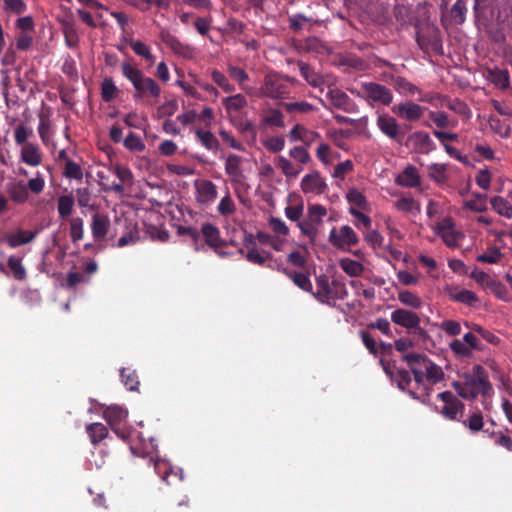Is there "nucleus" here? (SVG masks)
<instances>
[{"instance_id": "obj_38", "label": "nucleus", "mask_w": 512, "mask_h": 512, "mask_svg": "<svg viewBox=\"0 0 512 512\" xmlns=\"http://www.w3.org/2000/svg\"><path fill=\"white\" fill-rule=\"evenodd\" d=\"M227 71L229 76L239 83L242 90L246 91L247 93L252 91L251 88H247L244 85V83L249 79V75L244 69L230 64L227 67Z\"/></svg>"}, {"instance_id": "obj_62", "label": "nucleus", "mask_w": 512, "mask_h": 512, "mask_svg": "<svg viewBox=\"0 0 512 512\" xmlns=\"http://www.w3.org/2000/svg\"><path fill=\"white\" fill-rule=\"evenodd\" d=\"M284 108L289 113H310L314 110V106L307 101L289 102L283 104Z\"/></svg>"}, {"instance_id": "obj_40", "label": "nucleus", "mask_w": 512, "mask_h": 512, "mask_svg": "<svg viewBox=\"0 0 512 512\" xmlns=\"http://www.w3.org/2000/svg\"><path fill=\"white\" fill-rule=\"evenodd\" d=\"M277 166L286 177L290 178H296L303 170L302 166H295L290 160L283 156L278 157Z\"/></svg>"}, {"instance_id": "obj_13", "label": "nucleus", "mask_w": 512, "mask_h": 512, "mask_svg": "<svg viewBox=\"0 0 512 512\" xmlns=\"http://www.w3.org/2000/svg\"><path fill=\"white\" fill-rule=\"evenodd\" d=\"M391 321L420 335L424 334V330L420 327V317L412 311L396 309L391 313Z\"/></svg>"}, {"instance_id": "obj_20", "label": "nucleus", "mask_w": 512, "mask_h": 512, "mask_svg": "<svg viewBox=\"0 0 512 512\" xmlns=\"http://www.w3.org/2000/svg\"><path fill=\"white\" fill-rule=\"evenodd\" d=\"M437 234L441 237L446 246L452 248L456 247L458 241L463 238V234L454 229L453 223L450 220L445 221L438 227Z\"/></svg>"}, {"instance_id": "obj_46", "label": "nucleus", "mask_w": 512, "mask_h": 512, "mask_svg": "<svg viewBox=\"0 0 512 512\" xmlns=\"http://www.w3.org/2000/svg\"><path fill=\"white\" fill-rule=\"evenodd\" d=\"M130 47L134 51L135 54H137L138 56L144 58L150 64H154L155 57L151 53L150 47L148 45H146L144 42L139 41V40L131 41L130 42Z\"/></svg>"}, {"instance_id": "obj_11", "label": "nucleus", "mask_w": 512, "mask_h": 512, "mask_svg": "<svg viewBox=\"0 0 512 512\" xmlns=\"http://www.w3.org/2000/svg\"><path fill=\"white\" fill-rule=\"evenodd\" d=\"M127 416V410L120 406H110L104 410V418L110 428L122 439H125L128 436V433L122 428Z\"/></svg>"}, {"instance_id": "obj_8", "label": "nucleus", "mask_w": 512, "mask_h": 512, "mask_svg": "<svg viewBox=\"0 0 512 512\" xmlns=\"http://www.w3.org/2000/svg\"><path fill=\"white\" fill-rule=\"evenodd\" d=\"M329 242L337 249L348 250L359 243V237L350 226L343 225L339 229L332 228L329 233Z\"/></svg>"}, {"instance_id": "obj_39", "label": "nucleus", "mask_w": 512, "mask_h": 512, "mask_svg": "<svg viewBox=\"0 0 512 512\" xmlns=\"http://www.w3.org/2000/svg\"><path fill=\"white\" fill-rule=\"evenodd\" d=\"M492 208L501 216L508 219L512 218V204L500 196L491 199Z\"/></svg>"}, {"instance_id": "obj_24", "label": "nucleus", "mask_w": 512, "mask_h": 512, "mask_svg": "<svg viewBox=\"0 0 512 512\" xmlns=\"http://www.w3.org/2000/svg\"><path fill=\"white\" fill-rule=\"evenodd\" d=\"M396 183L403 187L416 188L420 186V175L416 167L408 165L396 178Z\"/></svg>"}, {"instance_id": "obj_28", "label": "nucleus", "mask_w": 512, "mask_h": 512, "mask_svg": "<svg viewBox=\"0 0 512 512\" xmlns=\"http://www.w3.org/2000/svg\"><path fill=\"white\" fill-rule=\"evenodd\" d=\"M7 191L15 203H24L29 196L27 185L22 181L8 184Z\"/></svg>"}, {"instance_id": "obj_52", "label": "nucleus", "mask_w": 512, "mask_h": 512, "mask_svg": "<svg viewBox=\"0 0 512 512\" xmlns=\"http://www.w3.org/2000/svg\"><path fill=\"white\" fill-rule=\"evenodd\" d=\"M84 222L80 217H75L70 220V237L72 241L78 242L84 237Z\"/></svg>"}, {"instance_id": "obj_32", "label": "nucleus", "mask_w": 512, "mask_h": 512, "mask_svg": "<svg viewBox=\"0 0 512 512\" xmlns=\"http://www.w3.org/2000/svg\"><path fill=\"white\" fill-rule=\"evenodd\" d=\"M86 432L94 445L105 439L109 433L107 427L102 423H92L87 425Z\"/></svg>"}, {"instance_id": "obj_34", "label": "nucleus", "mask_w": 512, "mask_h": 512, "mask_svg": "<svg viewBox=\"0 0 512 512\" xmlns=\"http://www.w3.org/2000/svg\"><path fill=\"white\" fill-rule=\"evenodd\" d=\"M340 268L349 276H360L364 271V266L356 260L343 258L339 262Z\"/></svg>"}, {"instance_id": "obj_27", "label": "nucleus", "mask_w": 512, "mask_h": 512, "mask_svg": "<svg viewBox=\"0 0 512 512\" xmlns=\"http://www.w3.org/2000/svg\"><path fill=\"white\" fill-rule=\"evenodd\" d=\"M449 297L454 302H459L470 307H475L479 303V297L473 291L466 289H450Z\"/></svg>"}, {"instance_id": "obj_49", "label": "nucleus", "mask_w": 512, "mask_h": 512, "mask_svg": "<svg viewBox=\"0 0 512 512\" xmlns=\"http://www.w3.org/2000/svg\"><path fill=\"white\" fill-rule=\"evenodd\" d=\"M452 387L455 389L457 394L465 400H473L478 397L475 392L465 381H453Z\"/></svg>"}, {"instance_id": "obj_43", "label": "nucleus", "mask_w": 512, "mask_h": 512, "mask_svg": "<svg viewBox=\"0 0 512 512\" xmlns=\"http://www.w3.org/2000/svg\"><path fill=\"white\" fill-rule=\"evenodd\" d=\"M124 147L132 152H143L146 148L145 143L141 137L134 132H129L123 140Z\"/></svg>"}, {"instance_id": "obj_31", "label": "nucleus", "mask_w": 512, "mask_h": 512, "mask_svg": "<svg viewBox=\"0 0 512 512\" xmlns=\"http://www.w3.org/2000/svg\"><path fill=\"white\" fill-rule=\"evenodd\" d=\"M119 93V89L115 85V82L112 78L106 77L100 87V94L102 97V100L106 103L111 102L114 100Z\"/></svg>"}, {"instance_id": "obj_54", "label": "nucleus", "mask_w": 512, "mask_h": 512, "mask_svg": "<svg viewBox=\"0 0 512 512\" xmlns=\"http://www.w3.org/2000/svg\"><path fill=\"white\" fill-rule=\"evenodd\" d=\"M449 347L451 351L457 356L461 358H470L473 353L470 350V347L464 342V340L454 339Z\"/></svg>"}, {"instance_id": "obj_29", "label": "nucleus", "mask_w": 512, "mask_h": 512, "mask_svg": "<svg viewBox=\"0 0 512 512\" xmlns=\"http://www.w3.org/2000/svg\"><path fill=\"white\" fill-rule=\"evenodd\" d=\"M195 135L200 144L207 150L217 151L219 149L220 143L211 131L198 128L195 131Z\"/></svg>"}, {"instance_id": "obj_48", "label": "nucleus", "mask_w": 512, "mask_h": 512, "mask_svg": "<svg viewBox=\"0 0 512 512\" xmlns=\"http://www.w3.org/2000/svg\"><path fill=\"white\" fill-rule=\"evenodd\" d=\"M161 40L170 47L175 53L182 54L184 49L186 48L179 39L172 35L169 31H161L160 33Z\"/></svg>"}, {"instance_id": "obj_26", "label": "nucleus", "mask_w": 512, "mask_h": 512, "mask_svg": "<svg viewBox=\"0 0 512 512\" xmlns=\"http://www.w3.org/2000/svg\"><path fill=\"white\" fill-rule=\"evenodd\" d=\"M201 234L205 239V243L211 248L217 249L224 245L219 229L211 223H204L202 225Z\"/></svg>"}, {"instance_id": "obj_57", "label": "nucleus", "mask_w": 512, "mask_h": 512, "mask_svg": "<svg viewBox=\"0 0 512 512\" xmlns=\"http://www.w3.org/2000/svg\"><path fill=\"white\" fill-rule=\"evenodd\" d=\"M63 175L68 179L81 180L83 178V171L78 163L72 160H67L65 163Z\"/></svg>"}, {"instance_id": "obj_37", "label": "nucleus", "mask_w": 512, "mask_h": 512, "mask_svg": "<svg viewBox=\"0 0 512 512\" xmlns=\"http://www.w3.org/2000/svg\"><path fill=\"white\" fill-rule=\"evenodd\" d=\"M223 105L227 112H238L247 106V100L242 94H235L223 99Z\"/></svg>"}, {"instance_id": "obj_59", "label": "nucleus", "mask_w": 512, "mask_h": 512, "mask_svg": "<svg viewBox=\"0 0 512 512\" xmlns=\"http://www.w3.org/2000/svg\"><path fill=\"white\" fill-rule=\"evenodd\" d=\"M490 437L494 439L495 445L506 449L508 452H512V437L504 434L501 431H492Z\"/></svg>"}, {"instance_id": "obj_23", "label": "nucleus", "mask_w": 512, "mask_h": 512, "mask_svg": "<svg viewBox=\"0 0 512 512\" xmlns=\"http://www.w3.org/2000/svg\"><path fill=\"white\" fill-rule=\"evenodd\" d=\"M21 161L25 164L36 167L42 162V154L38 145L26 143L21 149Z\"/></svg>"}, {"instance_id": "obj_64", "label": "nucleus", "mask_w": 512, "mask_h": 512, "mask_svg": "<svg viewBox=\"0 0 512 512\" xmlns=\"http://www.w3.org/2000/svg\"><path fill=\"white\" fill-rule=\"evenodd\" d=\"M33 44V33L27 31H20L16 36V49L21 51H27L32 47Z\"/></svg>"}, {"instance_id": "obj_19", "label": "nucleus", "mask_w": 512, "mask_h": 512, "mask_svg": "<svg viewBox=\"0 0 512 512\" xmlns=\"http://www.w3.org/2000/svg\"><path fill=\"white\" fill-rule=\"evenodd\" d=\"M408 140L413 143L414 149L420 154H429L436 149L434 141L425 131H415L411 133Z\"/></svg>"}, {"instance_id": "obj_44", "label": "nucleus", "mask_w": 512, "mask_h": 512, "mask_svg": "<svg viewBox=\"0 0 512 512\" xmlns=\"http://www.w3.org/2000/svg\"><path fill=\"white\" fill-rule=\"evenodd\" d=\"M347 201L356 209L366 210L368 208V202L366 197L356 188H352L346 195Z\"/></svg>"}, {"instance_id": "obj_35", "label": "nucleus", "mask_w": 512, "mask_h": 512, "mask_svg": "<svg viewBox=\"0 0 512 512\" xmlns=\"http://www.w3.org/2000/svg\"><path fill=\"white\" fill-rule=\"evenodd\" d=\"M7 266L11 270L13 277L18 281H23L27 277V272L22 264V260L14 255L9 256Z\"/></svg>"}, {"instance_id": "obj_47", "label": "nucleus", "mask_w": 512, "mask_h": 512, "mask_svg": "<svg viewBox=\"0 0 512 512\" xmlns=\"http://www.w3.org/2000/svg\"><path fill=\"white\" fill-rule=\"evenodd\" d=\"M74 198L70 195H62L58 198L57 209L61 218H66L72 214Z\"/></svg>"}, {"instance_id": "obj_55", "label": "nucleus", "mask_w": 512, "mask_h": 512, "mask_svg": "<svg viewBox=\"0 0 512 512\" xmlns=\"http://www.w3.org/2000/svg\"><path fill=\"white\" fill-rule=\"evenodd\" d=\"M211 78L224 92L232 93L235 91V86L229 82L222 72L216 69L212 70Z\"/></svg>"}, {"instance_id": "obj_25", "label": "nucleus", "mask_w": 512, "mask_h": 512, "mask_svg": "<svg viewBox=\"0 0 512 512\" xmlns=\"http://www.w3.org/2000/svg\"><path fill=\"white\" fill-rule=\"evenodd\" d=\"M486 79L493 83L501 90H506L510 86V76L506 69L488 68L486 71Z\"/></svg>"}, {"instance_id": "obj_63", "label": "nucleus", "mask_w": 512, "mask_h": 512, "mask_svg": "<svg viewBox=\"0 0 512 512\" xmlns=\"http://www.w3.org/2000/svg\"><path fill=\"white\" fill-rule=\"evenodd\" d=\"M398 299L404 305L410 306L412 308H419L422 304L421 299L414 293L408 290L400 291L398 293Z\"/></svg>"}, {"instance_id": "obj_5", "label": "nucleus", "mask_w": 512, "mask_h": 512, "mask_svg": "<svg viewBox=\"0 0 512 512\" xmlns=\"http://www.w3.org/2000/svg\"><path fill=\"white\" fill-rule=\"evenodd\" d=\"M416 42L425 54L441 56L444 54L440 29L430 23L417 27Z\"/></svg>"}, {"instance_id": "obj_30", "label": "nucleus", "mask_w": 512, "mask_h": 512, "mask_svg": "<svg viewBox=\"0 0 512 512\" xmlns=\"http://www.w3.org/2000/svg\"><path fill=\"white\" fill-rule=\"evenodd\" d=\"M298 67L300 70V74L302 77L311 85L312 87H320L324 80L322 76H320L317 72H315L309 64L299 61Z\"/></svg>"}, {"instance_id": "obj_18", "label": "nucleus", "mask_w": 512, "mask_h": 512, "mask_svg": "<svg viewBox=\"0 0 512 512\" xmlns=\"http://www.w3.org/2000/svg\"><path fill=\"white\" fill-rule=\"evenodd\" d=\"M196 199L202 205H210L218 196L216 185L210 180L196 181Z\"/></svg>"}, {"instance_id": "obj_60", "label": "nucleus", "mask_w": 512, "mask_h": 512, "mask_svg": "<svg viewBox=\"0 0 512 512\" xmlns=\"http://www.w3.org/2000/svg\"><path fill=\"white\" fill-rule=\"evenodd\" d=\"M289 155L291 158H293L295 161L299 163L298 166H302L310 162L311 156L308 152V150L303 146H295L293 147Z\"/></svg>"}, {"instance_id": "obj_45", "label": "nucleus", "mask_w": 512, "mask_h": 512, "mask_svg": "<svg viewBox=\"0 0 512 512\" xmlns=\"http://www.w3.org/2000/svg\"><path fill=\"white\" fill-rule=\"evenodd\" d=\"M327 214V210L324 206L320 204H312L308 207L307 219L310 223H313L315 226H319L322 224L323 217Z\"/></svg>"}, {"instance_id": "obj_10", "label": "nucleus", "mask_w": 512, "mask_h": 512, "mask_svg": "<svg viewBox=\"0 0 512 512\" xmlns=\"http://www.w3.org/2000/svg\"><path fill=\"white\" fill-rule=\"evenodd\" d=\"M243 158L237 154H229L225 160V173L232 185L237 188L243 186L246 176L242 170Z\"/></svg>"}, {"instance_id": "obj_42", "label": "nucleus", "mask_w": 512, "mask_h": 512, "mask_svg": "<svg viewBox=\"0 0 512 512\" xmlns=\"http://www.w3.org/2000/svg\"><path fill=\"white\" fill-rule=\"evenodd\" d=\"M120 376L123 384L130 391H137L139 387V379L136 371L131 370L130 368H122L120 371Z\"/></svg>"}, {"instance_id": "obj_17", "label": "nucleus", "mask_w": 512, "mask_h": 512, "mask_svg": "<svg viewBox=\"0 0 512 512\" xmlns=\"http://www.w3.org/2000/svg\"><path fill=\"white\" fill-rule=\"evenodd\" d=\"M36 235L37 232L16 229L15 231L5 232L0 240L1 243H6L10 248H17L32 242Z\"/></svg>"}, {"instance_id": "obj_53", "label": "nucleus", "mask_w": 512, "mask_h": 512, "mask_svg": "<svg viewBox=\"0 0 512 512\" xmlns=\"http://www.w3.org/2000/svg\"><path fill=\"white\" fill-rule=\"evenodd\" d=\"M51 121L48 116L44 114L39 115L38 133L45 145L49 144L50 140Z\"/></svg>"}, {"instance_id": "obj_3", "label": "nucleus", "mask_w": 512, "mask_h": 512, "mask_svg": "<svg viewBox=\"0 0 512 512\" xmlns=\"http://www.w3.org/2000/svg\"><path fill=\"white\" fill-rule=\"evenodd\" d=\"M296 83L294 78L271 72L265 75L258 95L271 99H284L291 93V87Z\"/></svg>"}, {"instance_id": "obj_9", "label": "nucleus", "mask_w": 512, "mask_h": 512, "mask_svg": "<svg viewBox=\"0 0 512 512\" xmlns=\"http://www.w3.org/2000/svg\"><path fill=\"white\" fill-rule=\"evenodd\" d=\"M426 110V107L410 100L395 104L391 108L393 114L408 122H416L420 120Z\"/></svg>"}, {"instance_id": "obj_22", "label": "nucleus", "mask_w": 512, "mask_h": 512, "mask_svg": "<svg viewBox=\"0 0 512 512\" xmlns=\"http://www.w3.org/2000/svg\"><path fill=\"white\" fill-rule=\"evenodd\" d=\"M109 226L110 220L106 215L99 213L94 214L91 223V232L93 238L96 241L104 240L108 233Z\"/></svg>"}, {"instance_id": "obj_12", "label": "nucleus", "mask_w": 512, "mask_h": 512, "mask_svg": "<svg viewBox=\"0 0 512 512\" xmlns=\"http://www.w3.org/2000/svg\"><path fill=\"white\" fill-rule=\"evenodd\" d=\"M437 397L444 402L440 410L441 415L448 420H458V414L464 411V403L450 391L441 392Z\"/></svg>"}, {"instance_id": "obj_1", "label": "nucleus", "mask_w": 512, "mask_h": 512, "mask_svg": "<svg viewBox=\"0 0 512 512\" xmlns=\"http://www.w3.org/2000/svg\"><path fill=\"white\" fill-rule=\"evenodd\" d=\"M122 75L128 79L134 87L133 99L136 102L153 104L161 95V87L151 77L144 73L131 61H124L120 65Z\"/></svg>"}, {"instance_id": "obj_6", "label": "nucleus", "mask_w": 512, "mask_h": 512, "mask_svg": "<svg viewBox=\"0 0 512 512\" xmlns=\"http://www.w3.org/2000/svg\"><path fill=\"white\" fill-rule=\"evenodd\" d=\"M464 381L475 391L477 395L490 397L493 394V387L485 368L479 364L472 367V373H465Z\"/></svg>"}, {"instance_id": "obj_14", "label": "nucleus", "mask_w": 512, "mask_h": 512, "mask_svg": "<svg viewBox=\"0 0 512 512\" xmlns=\"http://www.w3.org/2000/svg\"><path fill=\"white\" fill-rule=\"evenodd\" d=\"M243 246L247 249L245 258L248 262L264 265L266 260L272 259L273 255L268 251H259L253 234H247L243 240Z\"/></svg>"}, {"instance_id": "obj_15", "label": "nucleus", "mask_w": 512, "mask_h": 512, "mask_svg": "<svg viewBox=\"0 0 512 512\" xmlns=\"http://www.w3.org/2000/svg\"><path fill=\"white\" fill-rule=\"evenodd\" d=\"M301 189L304 194L321 195L327 191L328 185L318 171H313L302 178Z\"/></svg>"}, {"instance_id": "obj_50", "label": "nucleus", "mask_w": 512, "mask_h": 512, "mask_svg": "<svg viewBox=\"0 0 512 512\" xmlns=\"http://www.w3.org/2000/svg\"><path fill=\"white\" fill-rule=\"evenodd\" d=\"M466 4L463 0H457L450 10V16L456 24H463L466 19Z\"/></svg>"}, {"instance_id": "obj_56", "label": "nucleus", "mask_w": 512, "mask_h": 512, "mask_svg": "<svg viewBox=\"0 0 512 512\" xmlns=\"http://www.w3.org/2000/svg\"><path fill=\"white\" fill-rule=\"evenodd\" d=\"M428 168V174L431 179L434 181L441 183L444 182L447 179L446 175V165L445 164H439V163H432L427 166Z\"/></svg>"}, {"instance_id": "obj_61", "label": "nucleus", "mask_w": 512, "mask_h": 512, "mask_svg": "<svg viewBox=\"0 0 512 512\" xmlns=\"http://www.w3.org/2000/svg\"><path fill=\"white\" fill-rule=\"evenodd\" d=\"M264 121L270 126L284 127V115L278 109H269L265 114Z\"/></svg>"}, {"instance_id": "obj_58", "label": "nucleus", "mask_w": 512, "mask_h": 512, "mask_svg": "<svg viewBox=\"0 0 512 512\" xmlns=\"http://www.w3.org/2000/svg\"><path fill=\"white\" fill-rule=\"evenodd\" d=\"M33 135V129L24 125L20 124L15 128L14 131V139L15 143L17 145L24 146L27 142V140Z\"/></svg>"}, {"instance_id": "obj_33", "label": "nucleus", "mask_w": 512, "mask_h": 512, "mask_svg": "<svg viewBox=\"0 0 512 512\" xmlns=\"http://www.w3.org/2000/svg\"><path fill=\"white\" fill-rule=\"evenodd\" d=\"M394 207L404 213H420V203L412 197H401L394 202Z\"/></svg>"}, {"instance_id": "obj_16", "label": "nucleus", "mask_w": 512, "mask_h": 512, "mask_svg": "<svg viewBox=\"0 0 512 512\" xmlns=\"http://www.w3.org/2000/svg\"><path fill=\"white\" fill-rule=\"evenodd\" d=\"M327 98L330 100L331 105L337 109L343 110L346 113L357 112L356 103L340 89H330L327 93Z\"/></svg>"}, {"instance_id": "obj_2", "label": "nucleus", "mask_w": 512, "mask_h": 512, "mask_svg": "<svg viewBox=\"0 0 512 512\" xmlns=\"http://www.w3.org/2000/svg\"><path fill=\"white\" fill-rule=\"evenodd\" d=\"M313 296L323 304L335 306L337 300H344L348 296V291L344 282L338 279L329 281L328 276L321 274L316 277Z\"/></svg>"}, {"instance_id": "obj_21", "label": "nucleus", "mask_w": 512, "mask_h": 512, "mask_svg": "<svg viewBox=\"0 0 512 512\" xmlns=\"http://www.w3.org/2000/svg\"><path fill=\"white\" fill-rule=\"evenodd\" d=\"M278 271L286 275L297 287L303 291L311 292L313 294V286L308 274L298 271H291L282 265L278 266Z\"/></svg>"}, {"instance_id": "obj_4", "label": "nucleus", "mask_w": 512, "mask_h": 512, "mask_svg": "<svg viewBox=\"0 0 512 512\" xmlns=\"http://www.w3.org/2000/svg\"><path fill=\"white\" fill-rule=\"evenodd\" d=\"M351 92L365 100L370 106H389L393 102V93L386 86L376 82H361L359 87Z\"/></svg>"}, {"instance_id": "obj_7", "label": "nucleus", "mask_w": 512, "mask_h": 512, "mask_svg": "<svg viewBox=\"0 0 512 512\" xmlns=\"http://www.w3.org/2000/svg\"><path fill=\"white\" fill-rule=\"evenodd\" d=\"M378 129L390 140L402 144L405 133L398 121L387 113H378L376 119Z\"/></svg>"}, {"instance_id": "obj_51", "label": "nucleus", "mask_w": 512, "mask_h": 512, "mask_svg": "<svg viewBox=\"0 0 512 512\" xmlns=\"http://www.w3.org/2000/svg\"><path fill=\"white\" fill-rule=\"evenodd\" d=\"M503 257L500 249L497 247H489L486 252L477 256V261L482 263L496 264Z\"/></svg>"}, {"instance_id": "obj_41", "label": "nucleus", "mask_w": 512, "mask_h": 512, "mask_svg": "<svg viewBox=\"0 0 512 512\" xmlns=\"http://www.w3.org/2000/svg\"><path fill=\"white\" fill-rule=\"evenodd\" d=\"M465 326L471 329L473 332H476L481 338L490 344L498 345L500 343V338L498 336L479 324L465 322Z\"/></svg>"}, {"instance_id": "obj_36", "label": "nucleus", "mask_w": 512, "mask_h": 512, "mask_svg": "<svg viewBox=\"0 0 512 512\" xmlns=\"http://www.w3.org/2000/svg\"><path fill=\"white\" fill-rule=\"evenodd\" d=\"M423 368L425 370V377L430 383L436 384L443 380L444 372L442 368L433 363L432 361L428 360L427 362H425Z\"/></svg>"}]
</instances>
